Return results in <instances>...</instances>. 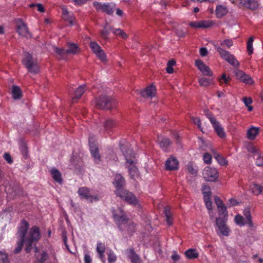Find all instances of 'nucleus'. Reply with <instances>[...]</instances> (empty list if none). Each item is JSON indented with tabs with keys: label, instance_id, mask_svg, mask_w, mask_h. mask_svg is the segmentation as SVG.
<instances>
[{
	"label": "nucleus",
	"instance_id": "42",
	"mask_svg": "<svg viewBox=\"0 0 263 263\" xmlns=\"http://www.w3.org/2000/svg\"><path fill=\"white\" fill-rule=\"evenodd\" d=\"M198 82L200 86L206 87L211 84L212 79L202 77L199 79Z\"/></svg>",
	"mask_w": 263,
	"mask_h": 263
},
{
	"label": "nucleus",
	"instance_id": "6",
	"mask_svg": "<svg viewBox=\"0 0 263 263\" xmlns=\"http://www.w3.org/2000/svg\"><path fill=\"white\" fill-rule=\"evenodd\" d=\"M214 46L221 58L226 61L234 67H238L239 65V62L234 55L232 54L229 51L223 49L217 44H214Z\"/></svg>",
	"mask_w": 263,
	"mask_h": 263
},
{
	"label": "nucleus",
	"instance_id": "59",
	"mask_svg": "<svg viewBox=\"0 0 263 263\" xmlns=\"http://www.w3.org/2000/svg\"><path fill=\"white\" fill-rule=\"evenodd\" d=\"M5 159L9 163H11L12 162V160L11 159V156L8 154L6 153L4 155Z\"/></svg>",
	"mask_w": 263,
	"mask_h": 263
},
{
	"label": "nucleus",
	"instance_id": "27",
	"mask_svg": "<svg viewBox=\"0 0 263 263\" xmlns=\"http://www.w3.org/2000/svg\"><path fill=\"white\" fill-rule=\"evenodd\" d=\"M34 251L36 256V261H35V263H44V262L48 258V254L46 252H39L36 247L34 248Z\"/></svg>",
	"mask_w": 263,
	"mask_h": 263
},
{
	"label": "nucleus",
	"instance_id": "5",
	"mask_svg": "<svg viewBox=\"0 0 263 263\" xmlns=\"http://www.w3.org/2000/svg\"><path fill=\"white\" fill-rule=\"evenodd\" d=\"M67 49H60L56 47H53L54 52L61 59L65 60L66 59L67 55H75L79 53L81 49L78 45L73 43H67L66 44Z\"/></svg>",
	"mask_w": 263,
	"mask_h": 263
},
{
	"label": "nucleus",
	"instance_id": "37",
	"mask_svg": "<svg viewBox=\"0 0 263 263\" xmlns=\"http://www.w3.org/2000/svg\"><path fill=\"white\" fill-rule=\"evenodd\" d=\"M128 253V256L131 259L132 263H141L140 258L133 250H130Z\"/></svg>",
	"mask_w": 263,
	"mask_h": 263
},
{
	"label": "nucleus",
	"instance_id": "8",
	"mask_svg": "<svg viewBox=\"0 0 263 263\" xmlns=\"http://www.w3.org/2000/svg\"><path fill=\"white\" fill-rule=\"evenodd\" d=\"M227 218H222L219 217L216 218V232L218 236H228L230 234V229L227 225Z\"/></svg>",
	"mask_w": 263,
	"mask_h": 263
},
{
	"label": "nucleus",
	"instance_id": "46",
	"mask_svg": "<svg viewBox=\"0 0 263 263\" xmlns=\"http://www.w3.org/2000/svg\"><path fill=\"white\" fill-rule=\"evenodd\" d=\"M110 28L111 27L110 26H106L102 30H101L100 33L102 37L105 39H107L109 34V31H111Z\"/></svg>",
	"mask_w": 263,
	"mask_h": 263
},
{
	"label": "nucleus",
	"instance_id": "63",
	"mask_svg": "<svg viewBox=\"0 0 263 263\" xmlns=\"http://www.w3.org/2000/svg\"><path fill=\"white\" fill-rule=\"evenodd\" d=\"M77 5H81L86 3L89 0H73Z\"/></svg>",
	"mask_w": 263,
	"mask_h": 263
},
{
	"label": "nucleus",
	"instance_id": "23",
	"mask_svg": "<svg viewBox=\"0 0 263 263\" xmlns=\"http://www.w3.org/2000/svg\"><path fill=\"white\" fill-rule=\"evenodd\" d=\"M260 128L251 126L247 131V138L250 140H254L258 135Z\"/></svg>",
	"mask_w": 263,
	"mask_h": 263
},
{
	"label": "nucleus",
	"instance_id": "47",
	"mask_svg": "<svg viewBox=\"0 0 263 263\" xmlns=\"http://www.w3.org/2000/svg\"><path fill=\"white\" fill-rule=\"evenodd\" d=\"M117 260V256L111 250L108 252V260L109 263H115Z\"/></svg>",
	"mask_w": 263,
	"mask_h": 263
},
{
	"label": "nucleus",
	"instance_id": "40",
	"mask_svg": "<svg viewBox=\"0 0 263 263\" xmlns=\"http://www.w3.org/2000/svg\"><path fill=\"white\" fill-rule=\"evenodd\" d=\"M199 21L201 28H210L214 24V23L211 20H201Z\"/></svg>",
	"mask_w": 263,
	"mask_h": 263
},
{
	"label": "nucleus",
	"instance_id": "15",
	"mask_svg": "<svg viewBox=\"0 0 263 263\" xmlns=\"http://www.w3.org/2000/svg\"><path fill=\"white\" fill-rule=\"evenodd\" d=\"M93 5L97 10L102 11L109 14L113 13L114 9L115 7L114 4H105L98 2H95Z\"/></svg>",
	"mask_w": 263,
	"mask_h": 263
},
{
	"label": "nucleus",
	"instance_id": "18",
	"mask_svg": "<svg viewBox=\"0 0 263 263\" xmlns=\"http://www.w3.org/2000/svg\"><path fill=\"white\" fill-rule=\"evenodd\" d=\"M93 142V138L89 137V145L91 156L94 158L95 162L99 163L100 162V156L99 154L98 148L94 144Z\"/></svg>",
	"mask_w": 263,
	"mask_h": 263
},
{
	"label": "nucleus",
	"instance_id": "55",
	"mask_svg": "<svg viewBox=\"0 0 263 263\" xmlns=\"http://www.w3.org/2000/svg\"><path fill=\"white\" fill-rule=\"evenodd\" d=\"M203 159L204 162L205 163L209 164V163H211V159H212V157H211V155H210L209 154L205 153L203 155Z\"/></svg>",
	"mask_w": 263,
	"mask_h": 263
},
{
	"label": "nucleus",
	"instance_id": "7",
	"mask_svg": "<svg viewBox=\"0 0 263 263\" xmlns=\"http://www.w3.org/2000/svg\"><path fill=\"white\" fill-rule=\"evenodd\" d=\"M22 62L30 72L36 74L39 72L40 68L36 60L33 59L30 54L25 53Z\"/></svg>",
	"mask_w": 263,
	"mask_h": 263
},
{
	"label": "nucleus",
	"instance_id": "14",
	"mask_svg": "<svg viewBox=\"0 0 263 263\" xmlns=\"http://www.w3.org/2000/svg\"><path fill=\"white\" fill-rule=\"evenodd\" d=\"M90 47L93 52L97 58L102 62L106 61V55L100 46L96 42L91 41L90 43Z\"/></svg>",
	"mask_w": 263,
	"mask_h": 263
},
{
	"label": "nucleus",
	"instance_id": "61",
	"mask_svg": "<svg viewBox=\"0 0 263 263\" xmlns=\"http://www.w3.org/2000/svg\"><path fill=\"white\" fill-rule=\"evenodd\" d=\"M172 258L175 261L178 260L180 259V256L175 252H174L173 255H172Z\"/></svg>",
	"mask_w": 263,
	"mask_h": 263
},
{
	"label": "nucleus",
	"instance_id": "56",
	"mask_svg": "<svg viewBox=\"0 0 263 263\" xmlns=\"http://www.w3.org/2000/svg\"><path fill=\"white\" fill-rule=\"evenodd\" d=\"M189 25L195 28H201L200 21H193L189 23Z\"/></svg>",
	"mask_w": 263,
	"mask_h": 263
},
{
	"label": "nucleus",
	"instance_id": "60",
	"mask_svg": "<svg viewBox=\"0 0 263 263\" xmlns=\"http://www.w3.org/2000/svg\"><path fill=\"white\" fill-rule=\"evenodd\" d=\"M208 53V50L206 48L202 47L200 49V54L201 56L204 57Z\"/></svg>",
	"mask_w": 263,
	"mask_h": 263
},
{
	"label": "nucleus",
	"instance_id": "1",
	"mask_svg": "<svg viewBox=\"0 0 263 263\" xmlns=\"http://www.w3.org/2000/svg\"><path fill=\"white\" fill-rule=\"evenodd\" d=\"M28 228V222L25 220L22 221L17 233L18 241L17 242V247L14 251V253H18L21 251L24 243L26 246V251L29 252L32 248V243L40 239V233L37 227H33L27 233Z\"/></svg>",
	"mask_w": 263,
	"mask_h": 263
},
{
	"label": "nucleus",
	"instance_id": "41",
	"mask_svg": "<svg viewBox=\"0 0 263 263\" xmlns=\"http://www.w3.org/2000/svg\"><path fill=\"white\" fill-rule=\"evenodd\" d=\"M254 41V38L253 37H250L247 43V50L248 53V54L251 55L253 53V42Z\"/></svg>",
	"mask_w": 263,
	"mask_h": 263
},
{
	"label": "nucleus",
	"instance_id": "62",
	"mask_svg": "<svg viewBox=\"0 0 263 263\" xmlns=\"http://www.w3.org/2000/svg\"><path fill=\"white\" fill-rule=\"evenodd\" d=\"M186 32L185 31H182V30H177L176 31V34L179 37H183Z\"/></svg>",
	"mask_w": 263,
	"mask_h": 263
},
{
	"label": "nucleus",
	"instance_id": "9",
	"mask_svg": "<svg viewBox=\"0 0 263 263\" xmlns=\"http://www.w3.org/2000/svg\"><path fill=\"white\" fill-rule=\"evenodd\" d=\"M202 194L203 195L205 204L208 211V213L211 219L214 218V213L213 212L212 202L211 200V192L209 186L206 185H202Z\"/></svg>",
	"mask_w": 263,
	"mask_h": 263
},
{
	"label": "nucleus",
	"instance_id": "16",
	"mask_svg": "<svg viewBox=\"0 0 263 263\" xmlns=\"http://www.w3.org/2000/svg\"><path fill=\"white\" fill-rule=\"evenodd\" d=\"M17 32L20 35L27 38L31 37L26 24L21 19L16 20Z\"/></svg>",
	"mask_w": 263,
	"mask_h": 263
},
{
	"label": "nucleus",
	"instance_id": "39",
	"mask_svg": "<svg viewBox=\"0 0 263 263\" xmlns=\"http://www.w3.org/2000/svg\"><path fill=\"white\" fill-rule=\"evenodd\" d=\"M12 97L14 99H18L21 97V90L19 87L13 86L12 89Z\"/></svg>",
	"mask_w": 263,
	"mask_h": 263
},
{
	"label": "nucleus",
	"instance_id": "44",
	"mask_svg": "<svg viewBox=\"0 0 263 263\" xmlns=\"http://www.w3.org/2000/svg\"><path fill=\"white\" fill-rule=\"evenodd\" d=\"M186 168L189 173L195 175L197 172V167L190 163L186 166Z\"/></svg>",
	"mask_w": 263,
	"mask_h": 263
},
{
	"label": "nucleus",
	"instance_id": "34",
	"mask_svg": "<svg viewBox=\"0 0 263 263\" xmlns=\"http://www.w3.org/2000/svg\"><path fill=\"white\" fill-rule=\"evenodd\" d=\"M234 221L236 224L240 227H242L245 225L248 226L247 219L243 218L241 215L237 214L235 216L234 218Z\"/></svg>",
	"mask_w": 263,
	"mask_h": 263
},
{
	"label": "nucleus",
	"instance_id": "58",
	"mask_svg": "<svg viewBox=\"0 0 263 263\" xmlns=\"http://www.w3.org/2000/svg\"><path fill=\"white\" fill-rule=\"evenodd\" d=\"M242 101L245 104L246 106H248L250 104L252 103V100L251 98L244 97L242 99Z\"/></svg>",
	"mask_w": 263,
	"mask_h": 263
},
{
	"label": "nucleus",
	"instance_id": "33",
	"mask_svg": "<svg viewBox=\"0 0 263 263\" xmlns=\"http://www.w3.org/2000/svg\"><path fill=\"white\" fill-rule=\"evenodd\" d=\"M186 257L190 259L196 258L199 256V253L196 249H189L185 252Z\"/></svg>",
	"mask_w": 263,
	"mask_h": 263
},
{
	"label": "nucleus",
	"instance_id": "2",
	"mask_svg": "<svg viewBox=\"0 0 263 263\" xmlns=\"http://www.w3.org/2000/svg\"><path fill=\"white\" fill-rule=\"evenodd\" d=\"M124 183V179L121 174L115 175L113 184L116 189V195L133 205H138L139 201L133 194L123 189Z\"/></svg>",
	"mask_w": 263,
	"mask_h": 263
},
{
	"label": "nucleus",
	"instance_id": "17",
	"mask_svg": "<svg viewBox=\"0 0 263 263\" xmlns=\"http://www.w3.org/2000/svg\"><path fill=\"white\" fill-rule=\"evenodd\" d=\"M215 204L217 205L218 213L222 218H227L228 213L227 210V207L224 205L222 200L217 196L214 198Z\"/></svg>",
	"mask_w": 263,
	"mask_h": 263
},
{
	"label": "nucleus",
	"instance_id": "20",
	"mask_svg": "<svg viewBox=\"0 0 263 263\" xmlns=\"http://www.w3.org/2000/svg\"><path fill=\"white\" fill-rule=\"evenodd\" d=\"M235 75L237 79L246 84H252L253 81L250 76L240 70H236Z\"/></svg>",
	"mask_w": 263,
	"mask_h": 263
},
{
	"label": "nucleus",
	"instance_id": "12",
	"mask_svg": "<svg viewBox=\"0 0 263 263\" xmlns=\"http://www.w3.org/2000/svg\"><path fill=\"white\" fill-rule=\"evenodd\" d=\"M204 179L208 181H215L218 177L217 170L214 167L206 166L202 172Z\"/></svg>",
	"mask_w": 263,
	"mask_h": 263
},
{
	"label": "nucleus",
	"instance_id": "32",
	"mask_svg": "<svg viewBox=\"0 0 263 263\" xmlns=\"http://www.w3.org/2000/svg\"><path fill=\"white\" fill-rule=\"evenodd\" d=\"M245 218L247 219L249 227H252L253 226L252 220V217L250 213V208L248 206L246 207L243 211Z\"/></svg>",
	"mask_w": 263,
	"mask_h": 263
},
{
	"label": "nucleus",
	"instance_id": "36",
	"mask_svg": "<svg viewBox=\"0 0 263 263\" xmlns=\"http://www.w3.org/2000/svg\"><path fill=\"white\" fill-rule=\"evenodd\" d=\"M116 122L111 119L106 120L104 122V127L105 130L109 132L112 128L116 126Z\"/></svg>",
	"mask_w": 263,
	"mask_h": 263
},
{
	"label": "nucleus",
	"instance_id": "51",
	"mask_svg": "<svg viewBox=\"0 0 263 263\" xmlns=\"http://www.w3.org/2000/svg\"><path fill=\"white\" fill-rule=\"evenodd\" d=\"M247 149L249 152L254 154L258 155L260 153L259 151L252 144L248 145L247 146Z\"/></svg>",
	"mask_w": 263,
	"mask_h": 263
},
{
	"label": "nucleus",
	"instance_id": "43",
	"mask_svg": "<svg viewBox=\"0 0 263 263\" xmlns=\"http://www.w3.org/2000/svg\"><path fill=\"white\" fill-rule=\"evenodd\" d=\"M164 213L166 217V222L168 225H171L173 223L172 215L170 209L165 208L164 210Z\"/></svg>",
	"mask_w": 263,
	"mask_h": 263
},
{
	"label": "nucleus",
	"instance_id": "57",
	"mask_svg": "<svg viewBox=\"0 0 263 263\" xmlns=\"http://www.w3.org/2000/svg\"><path fill=\"white\" fill-rule=\"evenodd\" d=\"M230 79L229 77H227L226 75V74H223L222 76H221V79L220 80V82L222 84L223 83H225V84H227L229 81H230Z\"/></svg>",
	"mask_w": 263,
	"mask_h": 263
},
{
	"label": "nucleus",
	"instance_id": "54",
	"mask_svg": "<svg viewBox=\"0 0 263 263\" xmlns=\"http://www.w3.org/2000/svg\"><path fill=\"white\" fill-rule=\"evenodd\" d=\"M256 158V164L258 166H263V156H261L260 153L258 154Z\"/></svg>",
	"mask_w": 263,
	"mask_h": 263
},
{
	"label": "nucleus",
	"instance_id": "25",
	"mask_svg": "<svg viewBox=\"0 0 263 263\" xmlns=\"http://www.w3.org/2000/svg\"><path fill=\"white\" fill-rule=\"evenodd\" d=\"M156 88L155 86L152 85L146 87L144 90L141 92V95L143 97H148L152 98L155 95Z\"/></svg>",
	"mask_w": 263,
	"mask_h": 263
},
{
	"label": "nucleus",
	"instance_id": "4",
	"mask_svg": "<svg viewBox=\"0 0 263 263\" xmlns=\"http://www.w3.org/2000/svg\"><path fill=\"white\" fill-rule=\"evenodd\" d=\"M121 149L126 160V165L128 168V172L132 178H135L138 176V169L135 165V154L129 147H125L122 145Z\"/></svg>",
	"mask_w": 263,
	"mask_h": 263
},
{
	"label": "nucleus",
	"instance_id": "3",
	"mask_svg": "<svg viewBox=\"0 0 263 263\" xmlns=\"http://www.w3.org/2000/svg\"><path fill=\"white\" fill-rule=\"evenodd\" d=\"M112 212L114 218L120 230L123 231H126L129 234H130L134 228V226L132 223H128L127 218L124 214L122 210L119 208L117 210H113Z\"/></svg>",
	"mask_w": 263,
	"mask_h": 263
},
{
	"label": "nucleus",
	"instance_id": "48",
	"mask_svg": "<svg viewBox=\"0 0 263 263\" xmlns=\"http://www.w3.org/2000/svg\"><path fill=\"white\" fill-rule=\"evenodd\" d=\"M215 158L217 160L218 163L221 166L227 165L228 164L227 161L222 156L217 155L215 156Z\"/></svg>",
	"mask_w": 263,
	"mask_h": 263
},
{
	"label": "nucleus",
	"instance_id": "29",
	"mask_svg": "<svg viewBox=\"0 0 263 263\" xmlns=\"http://www.w3.org/2000/svg\"><path fill=\"white\" fill-rule=\"evenodd\" d=\"M96 250L99 255L100 258L104 262L105 260L104 256L105 247L104 244L98 242Z\"/></svg>",
	"mask_w": 263,
	"mask_h": 263
},
{
	"label": "nucleus",
	"instance_id": "38",
	"mask_svg": "<svg viewBox=\"0 0 263 263\" xmlns=\"http://www.w3.org/2000/svg\"><path fill=\"white\" fill-rule=\"evenodd\" d=\"M110 29H111L112 33L116 35H118L123 39H125L127 37V34L121 29L110 28Z\"/></svg>",
	"mask_w": 263,
	"mask_h": 263
},
{
	"label": "nucleus",
	"instance_id": "50",
	"mask_svg": "<svg viewBox=\"0 0 263 263\" xmlns=\"http://www.w3.org/2000/svg\"><path fill=\"white\" fill-rule=\"evenodd\" d=\"M220 45L223 47H227L228 48H230L233 45V42L232 40L226 39L221 41L220 43Z\"/></svg>",
	"mask_w": 263,
	"mask_h": 263
},
{
	"label": "nucleus",
	"instance_id": "21",
	"mask_svg": "<svg viewBox=\"0 0 263 263\" xmlns=\"http://www.w3.org/2000/svg\"><path fill=\"white\" fill-rule=\"evenodd\" d=\"M240 4L245 7L254 10L258 7V4L256 0H239Z\"/></svg>",
	"mask_w": 263,
	"mask_h": 263
},
{
	"label": "nucleus",
	"instance_id": "28",
	"mask_svg": "<svg viewBox=\"0 0 263 263\" xmlns=\"http://www.w3.org/2000/svg\"><path fill=\"white\" fill-rule=\"evenodd\" d=\"M50 173L54 180L61 184L62 182V178L61 173L55 168H52L50 170Z\"/></svg>",
	"mask_w": 263,
	"mask_h": 263
},
{
	"label": "nucleus",
	"instance_id": "22",
	"mask_svg": "<svg viewBox=\"0 0 263 263\" xmlns=\"http://www.w3.org/2000/svg\"><path fill=\"white\" fill-rule=\"evenodd\" d=\"M165 165L168 170H175L178 167V161L176 158L171 156L166 160Z\"/></svg>",
	"mask_w": 263,
	"mask_h": 263
},
{
	"label": "nucleus",
	"instance_id": "49",
	"mask_svg": "<svg viewBox=\"0 0 263 263\" xmlns=\"http://www.w3.org/2000/svg\"><path fill=\"white\" fill-rule=\"evenodd\" d=\"M192 120L195 124L197 125L199 129H200V130L202 133H204V131L203 130V127L202 126V123H201L200 119L198 117H192Z\"/></svg>",
	"mask_w": 263,
	"mask_h": 263
},
{
	"label": "nucleus",
	"instance_id": "13",
	"mask_svg": "<svg viewBox=\"0 0 263 263\" xmlns=\"http://www.w3.org/2000/svg\"><path fill=\"white\" fill-rule=\"evenodd\" d=\"M207 118L210 121L215 132L217 135L220 138H224L226 137V133L224 131L223 127L215 118L211 114L206 115Z\"/></svg>",
	"mask_w": 263,
	"mask_h": 263
},
{
	"label": "nucleus",
	"instance_id": "11",
	"mask_svg": "<svg viewBox=\"0 0 263 263\" xmlns=\"http://www.w3.org/2000/svg\"><path fill=\"white\" fill-rule=\"evenodd\" d=\"M95 101L96 106L100 109H110L115 104L113 99L109 96H102Z\"/></svg>",
	"mask_w": 263,
	"mask_h": 263
},
{
	"label": "nucleus",
	"instance_id": "31",
	"mask_svg": "<svg viewBox=\"0 0 263 263\" xmlns=\"http://www.w3.org/2000/svg\"><path fill=\"white\" fill-rule=\"evenodd\" d=\"M249 190L255 195L260 194L262 191V187L255 183L251 184L250 185Z\"/></svg>",
	"mask_w": 263,
	"mask_h": 263
},
{
	"label": "nucleus",
	"instance_id": "64",
	"mask_svg": "<svg viewBox=\"0 0 263 263\" xmlns=\"http://www.w3.org/2000/svg\"><path fill=\"white\" fill-rule=\"evenodd\" d=\"M253 258L254 259H257L256 261L259 262V263H263V259L261 258L258 257L257 255H254L253 256Z\"/></svg>",
	"mask_w": 263,
	"mask_h": 263
},
{
	"label": "nucleus",
	"instance_id": "10",
	"mask_svg": "<svg viewBox=\"0 0 263 263\" xmlns=\"http://www.w3.org/2000/svg\"><path fill=\"white\" fill-rule=\"evenodd\" d=\"M78 194L81 198L85 199L88 201L93 202L98 201L100 199V196L93 194L92 190L86 187H82L79 189Z\"/></svg>",
	"mask_w": 263,
	"mask_h": 263
},
{
	"label": "nucleus",
	"instance_id": "52",
	"mask_svg": "<svg viewBox=\"0 0 263 263\" xmlns=\"http://www.w3.org/2000/svg\"><path fill=\"white\" fill-rule=\"evenodd\" d=\"M84 262L85 263H91L92 259L90 257L88 251L84 252Z\"/></svg>",
	"mask_w": 263,
	"mask_h": 263
},
{
	"label": "nucleus",
	"instance_id": "30",
	"mask_svg": "<svg viewBox=\"0 0 263 263\" xmlns=\"http://www.w3.org/2000/svg\"><path fill=\"white\" fill-rule=\"evenodd\" d=\"M158 142L160 147L163 148L164 151H166L167 147L171 144V142L168 138H163L159 137L158 139Z\"/></svg>",
	"mask_w": 263,
	"mask_h": 263
},
{
	"label": "nucleus",
	"instance_id": "24",
	"mask_svg": "<svg viewBox=\"0 0 263 263\" xmlns=\"http://www.w3.org/2000/svg\"><path fill=\"white\" fill-rule=\"evenodd\" d=\"M228 12V8L226 5L220 4L216 7L215 13L217 17L221 18L226 15Z\"/></svg>",
	"mask_w": 263,
	"mask_h": 263
},
{
	"label": "nucleus",
	"instance_id": "26",
	"mask_svg": "<svg viewBox=\"0 0 263 263\" xmlns=\"http://www.w3.org/2000/svg\"><path fill=\"white\" fill-rule=\"evenodd\" d=\"M62 15L65 20H67L71 26L75 24V18L72 14H70L68 12L67 9L65 7H62Z\"/></svg>",
	"mask_w": 263,
	"mask_h": 263
},
{
	"label": "nucleus",
	"instance_id": "35",
	"mask_svg": "<svg viewBox=\"0 0 263 263\" xmlns=\"http://www.w3.org/2000/svg\"><path fill=\"white\" fill-rule=\"evenodd\" d=\"M86 86L85 85L79 86L75 91L74 96L72 98V99L80 98L86 91Z\"/></svg>",
	"mask_w": 263,
	"mask_h": 263
},
{
	"label": "nucleus",
	"instance_id": "45",
	"mask_svg": "<svg viewBox=\"0 0 263 263\" xmlns=\"http://www.w3.org/2000/svg\"><path fill=\"white\" fill-rule=\"evenodd\" d=\"M0 263H10L8 256L5 252L0 251Z\"/></svg>",
	"mask_w": 263,
	"mask_h": 263
},
{
	"label": "nucleus",
	"instance_id": "19",
	"mask_svg": "<svg viewBox=\"0 0 263 263\" xmlns=\"http://www.w3.org/2000/svg\"><path fill=\"white\" fill-rule=\"evenodd\" d=\"M195 65L201 72L203 75L206 76H212L213 72L210 68L206 66L201 60H197L195 62Z\"/></svg>",
	"mask_w": 263,
	"mask_h": 263
},
{
	"label": "nucleus",
	"instance_id": "53",
	"mask_svg": "<svg viewBox=\"0 0 263 263\" xmlns=\"http://www.w3.org/2000/svg\"><path fill=\"white\" fill-rule=\"evenodd\" d=\"M228 204L229 206H235L239 204V202L234 198L229 199Z\"/></svg>",
	"mask_w": 263,
	"mask_h": 263
}]
</instances>
